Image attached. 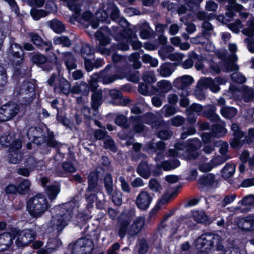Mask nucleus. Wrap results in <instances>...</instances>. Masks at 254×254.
Wrapping results in <instances>:
<instances>
[{"mask_svg": "<svg viewBox=\"0 0 254 254\" xmlns=\"http://www.w3.org/2000/svg\"><path fill=\"white\" fill-rule=\"evenodd\" d=\"M195 245L198 250L205 254L212 247H216L213 250L212 254H246L243 248L235 247L232 244L227 248H224L220 236L217 234H204L201 235L196 240Z\"/></svg>", "mask_w": 254, "mask_h": 254, "instance_id": "f257e3e1", "label": "nucleus"}, {"mask_svg": "<svg viewBox=\"0 0 254 254\" xmlns=\"http://www.w3.org/2000/svg\"><path fill=\"white\" fill-rule=\"evenodd\" d=\"M72 204V202H70L57 206L54 208L56 214L53 215L48 223V232H54L57 236L68 225L69 222L73 220L75 217L73 212L76 210L75 208L74 210L73 208L69 209Z\"/></svg>", "mask_w": 254, "mask_h": 254, "instance_id": "f03ea898", "label": "nucleus"}, {"mask_svg": "<svg viewBox=\"0 0 254 254\" xmlns=\"http://www.w3.org/2000/svg\"><path fill=\"white\" fill-rule=\"evenodd\" d=\"M132 214L127 215L123 213L119 220V235L122 239L127 234L130 236L137 235L143 228L145 222L144 217L140 216L136 217L131 225H129L132 219Z\"/></svg>", "mask_w": 254, "mask_h": 254, "instance_id": "7ed1b4c3", "label": "nucleus"}, {"mask_svg": "<svg viewBox=\"0 0 254 254\" xmlns=\"http://www.w3.org/2000/svg\"><path fill=\"white\" fill-rule=\"evenodd\" d=\"M199 144L197 139L189 140L185 144L178 143L175 145V149H171L169 150L168 155L183 157L189 160L195 159L198 156L196 148L199 147Z\"/></svg>", "mask_w": 254, "mask_h": 254, "instance_id": "20e7f679", "label": "nucleus"}, {"mask_svg": "<svg viewBox=\"0 0 254 254\" xmlns=\"http://www.w3.org/2000/svg\"><path fill=\"white\" fill-rule=\"evenodd\" d=\"M26 207L29 214L31 216L38 218L50 207V205L45 196L39 194L29 200Z\"/></svg>", "mask_w": 254, "mask_h": 254, "instance_id": "39448f33", "label": "nucleus"}, {"mask_svg": "<svg viewBox=\"0 0 254 254\" xmlns=\"http://www.w3.org/2000/svg\"><path fill=\"white\" fill-rule=\"evenodd\" d=\"M227 80L225 78L220 77H216L214 79L210 77H203L200 79L197 83V89L195 90V94L199 100L204 99L205 95L200 94V90L209 88L214 93L218 92L220 88V85L225 84Z\"/></svg>", "mask_w": 254, "mask_h": 254, "instance_id": "423d86ee", "label": "nucleus"}, {"mask_svg": "<svg viewBox=\"0 0 254 254\" xmlns=\"http://www.w3.org/2000/svg\"><path fill=\"white\" fill-rule=\"evenodd\" d=\"M124 78L133 82H138L139 80V72L136 71L133 74H132L131 70L128 67L120 68L118 70V73L115 76L106 75L103 77L102 81L104 84H107L117 79Z\"/></svg>", "mask_w": 254, "mask_h": 254, "instance_id": "0eeeda50", "label": "nucleus"}, {"mask_svg": "<svg viewBox=\"0 0 254 254\" xmlns=\"http://www.w3.org/2000/svg\"><path fill=\"white\" fill-rule=\"evenodd\" d=\"M122 40L125 43H120L118 45V49L122 51H127L129 49L128 43L131 44L132 47L134 50L140 49L142 44L140 42L137 40L136 35L130 29H125L121 34Z\"/></svg>", "mask_w": 254, "mask_h": 254, "instance_id": "6e6552de", "label": "nucleus"}, {"mask_svg": "<svg viewBox=\"0 0 254 254\" xmlns=\"http://www.w3.org/2000/svg\"><path fill=\"white\" fill-rule=\"evenodd\" d=\"M110 12L111 18L116 20L119 18V10L117 6L113 3H101L99 9L96 15L97 18L101 21H105L108 18Z\"/></svg>", "mask_w": 254, "mask_h": 254, "instance_id": "1a4fd4ad", "label": "nucleus"}, {"mask_svg": "<svg viewBox=\"0 0 254 254\" xmlns=\"http://www.w3.org/2000/svg\"><path fill=\"white\" fill-rule=\"evenodd\" d=\"M68 249L71 251L70 254H91L93 249V243L90 240L81 238L75 243L69 244Z\"/></svg>", "mask_w": 254, "mask_h": 254, "instance_id": "9d476101", "label": "nucleus"}, {"mask_svg": "<svg viewBox=\"0 0 254 254\" xmlns=\"http://www.w3.org/2000/svg\"><path fill=\"white\" fill-rule=\"evenodd\" d=\"M102 74H94L91 77L89 81V86L92 92H93L92 96V107L94 110H96L101 105L102 101V91L98 89V78H102Z\"/></svg>", "mask_w": 254, "mask_h": 254, "instance_id": "9b49d317", "label": "nucleus"}, {"mask_svg": "<svg viewBox=\"0 0 254 254\" xmlns=\"http://www.w3.org/2000/svg\"><path fill=\"white\" fill-rule=\"evenodd\" d=\"M13 238H15V244L18 247L28 245L35 238V233L30 230L19 231L16 229L11 230Z\"/></svg>", "mask_w": 254, "mask_h": 254, "instance_id": "f8f14e48", "label": "nucleus"}, {"mask_svg": "<svg viewBox=\"0 0 254 254\" xmlns=\"http://www.w3.org/2000/svg\"><path fill=\"white\" fill-rule=\"evenodd\" d=\"M18 105L14 102L5 104L0 107V122H6L13 119L19 112Z\"/></svg>", "mask_w": 254, "mask_h": 254, "instance_id": "ddd939ff", "label": "nucleus"}, {"mask_svg": "<svg viewBox=\"0 0 254 254\" xmlns=\"http://www.w3.org/2000/svg\"><path fill=\"white\" fill-rule=\"evenodd\" d=\"M35 86L30 82H24L21 85H17L14 89V93L16 95H22L23 98L28 103L30 102L35 96Z\"/></svg>", "mask_w": 254, "mask_h": 254, "instance_id": "4468645a", "label": "nucleus"}, {"mask_svg": "<svg viewBox=\"0 0 254 254\" xmlns=\"http://www.w3.org/2000/svg\"><path fill=\"white\" fill-rule=\"evenodd\" d=\"M190 109L191 111L195 112L198 115H204L209 118H211L216 122L219 120V116L215 114L216 109L214 106H208L203 107L200 104L194 103L190 106Z\"/></svg>", "mask_w": 254, "mask_h": 254, "instance_id": "2eb2a0df", "label": "nucleus"}, {"mask_svg": "<svg viewBox=\"0 0 254 254\" xmlns=\"http://www.w3.org/2000/svg\"><path fill=\"white\" fill-rule=\"evenodd\" d=\"M225 124L220 121L218 124L212 125V132L210 134L204 132L201 135L202 140L204 143H207L212 141L214 137H221L227 133V130L225 128Z\"/></svg>", "mask_w": 254, "mask_h": 254, "instance_id": "dca6fc26", "label": "nucleus"}, {"mask_svg": "<svg viewBox=\"0 0 254 254\" xmlns=\"http://www.w3.org/2000/svg\"><path fill=\"white\" fill-rule=\"evenodd\" d=\"M104 32L98 31L96 33V37L99 41L100 45L98 46V51L102 55L109 56L112 54V51L109 49H105L103 46L109 44L110 43V39L106 35V30H103Z\"/></svg>", "mask_w": 254, "mask_h": 254, "instance_id": "f3484780", "label": "nucleus"}, {"mask_svg": "<svg viewBox=\"0 0 254 254\" xmlns=\"http://www.w3.org/2000/svg\"><path fill=\"white\" fill-rule=\"evenodd\" d=\"M27 136L29 140L37 144L45 141V135L41 128L32 127L27 131Z\"/></svg>", "mask_w": 254, "mask_h": 254, "instance_id": "a211bd4d", "label": "nucleus"}, {"mask_svg": "<svg viewBox=\"0 0 254 254\" xmlns=\"http://www.w3.org/2000/svg\"><path fill=\"white\" fill-rule=\"evenodd\" d=\"M152 200V197L149 193L142 190L137 195L135 204L139 209L146 210L149 207Z\"/></svg>", "mask_w": 254, "mask_h": 254, "instance_id": "6ab92c4d", "label": "nucleus"}, {"mask_svg": "<svg viewBox=\"0 0 254 254\" xmlns=\"http://www.w3.org/2000/svg\"><path fill=\"white\" fill-rule=\"evenodd\" d=\"M71 92L73 94H79L85 96L84 99L82 97L77 98V102L78 103H81L82 100L83 102H85L87 101L86 96L89 92V87L85 82H77L71 89Z\"/></svg>", "mask_w": 254, "mask_h": 254, "instance_id": "aec40b11", "label": "nucleus"}, {"mask_svg": "<svg viewBox=\"0 0 254 254\" xmlns=\"http://www.w3.org/2000/svg\"><path fill=\"white\" fill-rule=\"evenodd\" d=\"M161 154L158 153L155 160L156 163L157 167L161 168L164 171H169L178 167L180 165V162L178 160L174 159L170 161H160Z\"/></svg>", "mask_w": 254, "mask_h": 254, "instance_id": "412c9836", "label": "nucleus"}, {"mask_svg": "<svg viewBox=\"0 0 254 254\" xmlns=\"http://www.w3.org/2000/svg\"><path fill=\"white\" fill-rule=\"evenodd\" d=\"M21 146V141L17 140L16 141L15 147L12 149H9V154L7 158L9 163L17 164L20 162L22 158V154L20 151V149Z\"/></svg>", "mask_w": 254, "mask_h": 254, "instance_id": "4be33fe9", "label": "nucleus"}, {"mask_svg": "<svg viewBox=\"0 0 254 254\" xmlns=\"http://www.w3.org/2000/svg\"><path fill=\"white\" fill-rule=\"evenodd\" d=\"M236 223L239 228L243 230L254 229V215L238 218Z\"/></svg>", "mask_w": 254, "mask_h": 254, "instance_id": "5701e85b", "label": "nucleus"}, {"mask_svg": "<svg viewBox=\"0 0 254 254\" xmlns=\"http://www.w3.org/2000/svg\"><path fill=\"white\" fill-rule=\"evenodd\" d=\"M29 36L33 43L37 46L47 52L51 50L52 48V43L51 41H43L41 37L37 34L30 33Z\"/></svg>", "mask_w": 254, "mask_h": 254, "instance_id": "b1692460", "label": "nucleus"}, {"mask_svg": "<svg viewBox=\"0 0 254 254\" xmlns=\"http://www.w3.org/2000/svg\"><path fill=\"white\" fill-rule=\"evenodd\" d=\"M135 120L136 124L134 127V130L140 132L144 129V126L140 124V122H144L147 124H152L154 120V116L151 114H148L142 117H137Z\"/></svg>", "mask_w": 254, "mask_h": 254, "instance_id": "393cba45", "label": "nucleus"}, {"mask_svg": "<svg viewBox=\"0 0 254 254\" xmlns=\"http://www.w3.org/2000/svg\"><path fill=\"white\" fill-rule=\"evenodd\" d=\"M62 244V242L59 239L55 238L49 239L46 246V249H41L38 251V254H46L51 253L56 249Z\"/></svg>", "mask_w": 254, "mask_h": 254, "instance_id": "a878e982", "label": "nucleus"}, {"mask_svg": "<svg viewBox=\"0 0 254 254\" xmlns=\"http://www.w3.org/2000/svg\"><path fill=\"white\" fill-rule=\"evenodd\" d=\"M21 141L17 137L16 138L14 135L13 134H6L2 135L0 137V143L1 145L5 147H10L9 149H12L15 147L16 141Z\"/></svg>", "mask_w": 254, "mask_h": 254, "instance_id": "bb28decb", "label": "nucleus"}, {"mask_svg": "<svg viewBox=\"0 0 254 254\" xmlns=\"http://www.w3.org/2000/svg\"><path fill=\"white\" fill-rule=\"evenodd\" d=\"M193 82V78L188 75H184L181 77L177 78L174 81V85L178 88H187Z\"/></svg>", "mask_w": 254, "mask_h": 254, "instance_id": "cd10ccee", "label": "nucleus"}, {"mask_svg": "<svg viewBox=\"0 0 254 254\" xmlns=\"http://www.w3.org/2000/svg\"><path fill=\"white\" fill-rule=\"evenodd\" d=\"M13 237L12 233H4L0 235V251L7 250L12 244Z\"/></svg>", "mask_w": 254, "mask_h": 254, "instance_id": "c85d7f7f", "label": "nucleus"}, {"mask_svg": "<svg viewBox=\"0 0 254 254\" xmlns=\"http://www.w3.org/2000/svg\"><path fill=\"white\" fill-rule=\"evenodd\" d=\"M70 85L68 81L64 78H60L58 79V84L55 85V91L57 92H62L64 94H67L71 92Z\"/></svg>", "mask_w": 254, "mask_h": 254, "instance_id": "c756f323", "label": "nucleus"}, {"mask_svg": "<svg viewBox=\"0 0 254 254\" xmlns=\"http://www.w3.org/2000/svg\"><path fill=\"white\" fill-rule=\"evenodd\" d=\"M10 53L15 58L17 59L16 62L17 64H20L23 61V52L21 47L18 44H12L10 47Z\"/></svg>", "mask_w": 254, "mask_h": 254, "instance_id": "7c9ffc66", "label": "nucleus"}, {"mask_svg": "<svg viewBox=\"0 0 254 254\" xmlns=\"http://www.w3.org/2000/svg\"><path fill=\"white\" fill-rule=\"evenodd\" d=\"M63 56V60L64 64L70 73V71L75 69L76 67L75 63V59L74 56L69 52H64L62 53Z\"/></svg>", "mask_w": 254, "mask_h": 254, "instance_id": "2f4dec72", "label": "nucleus"}, {"mask_svg": "<svg viewBox=\"0 0 254 254\" xmlns=\"http://www.w3.org/2000/svg\"><path fill=\"white\" fill-rule=\"evenodd\" d=\"M198 182L200 184L206 186L216 187L217 184L214 175L212 174H208L203 176L199 179Z\"/></svg>", "mask_w": 254, "mask_h": 254, "instance_id": "473e14b6", "label": "nucleus"}, {"mask_svg": "<svg viewBox=\"0 0 254 254\" xmlns=\"http://www.w3.org/2000/svg\"><path fill=\"white\" fill-rule=\"evenodd\" d=\"M137 172L139 175L146 179L150 177L151 174L150 167L145 161H142L139 164Z\"/></svg>", "mask_w": 254, "mask_h": 254, "instance_id": "72a5a7b5", "label": "nucleus"}, {"mask_svg": "<svg viewBox=\"0 0 254 254\" xmlns=\"http://www.w3.org/2000/svg\"><path fill=\"white\" fill-rule=\"evenodd\" d=\"M50 27L57 34L63 33L65 31L64 24L58 19H54L48 22Z\"/></svg>", "mask_w": 254, "mask_h": 254, "instance_id": "f704fd0d", "label": "nucleus"}, {"mask_svg": "<svg viewBox=\"0 0 254 254\" xmlns=\"http://www.w3.org/2000/svg\"><path fill=\"white\" fill-rule=\"evenodd\" d=\"M165 148V144L162 141H158L157 143H148L144 147L143 150L149 152H155L157 149L163 150Z\"/></svg>", "mask_w": 254, "mask_h": 254, "instance_id": "c9c22d12", "label": "nucleus"}, {"mask_svg": "<svg viewBox=\"0 0 254 254\" xmlns=\"http://www.w3.org/2000/svg\"><path fill=\"white\" fill-rule=\"evenodd\" d=\"M237 110L234 107L223 106L220 110L221 115L227 119H231L234 117L237 114Z\"/></svg>", "mask_w": 254, "mask_h": 254, "instance_id": "e433bc0d", "label": "nucleus"}, {"mask_svg": "<svg viewBox=\"0 0 254 254\" xmlns=\"http://www.w3.org/2000/svg\"><path fill=\"white\" fill-rule=\"evenodd\" d=\"M157 86L158 89L163 93L162 97H164V94L168 92L172 88L171 83L166 80H162L159 81L157 83Z\"/></svg>", "mask_w": 254, "mask_h": 254, "instance_id": "4c0bfd02", "label": "nucleus"}, {"mask_svg": "<svg viewBox=\"0 0 254 254\" xmlns=\"http://www.w3.org/2000/svg\"><path fill=\"white\" fill-rule=\"evenodd\" d=\"M60 192V188L58 185L49 186L46 190V193L51 200L56 198Z\"/></svg>", "mask_w": 254, "mask_h": 254, "instance_id": "58836bf2", "label": "nucleus"}, {"mask_svg": "<svg viewBox=\"0 0 254 254\" xmlns=\"http://www.w3.org/2000/svg\"><path fill=\"white\" fill-rule=\"evenodd\" d=\"M31 187V182L27 179L23 180L17 187L18 193L19 194H25L27 193Z\"/></svg>", "mask_w": 254, "mask_h": 254, "instance_id": "ea45409f", "label": "nucleus"}, {"mask_svg": "<svg viewBox=\"0 0 254 254\" xmlns=\"http://www.w3.org/2000/svg\"><path fill=\"white\" fill-rule=\"evenodd\" d=\"M55 45H62L63 47H69L71 44V41L66 36H55L53 38Z\"/></svg>", "mask_w": 254, "mask_h": 254, "instance_id": "a19ab883", "label": "nucleus"}, {"mask_svg": "<svg viewBox=\"0 0 254 254\" xmlns=\"http://www.w3.org/2000/svg\"><path fill=\"white\" fill-rule=\"evenodd\" d=\"M157 70L160 75L164 77L170 76L173 72V71L171 69V64L168 63L162 64Z\"/></svg>", "mask_w": 254, "mask_h": 254, "instance_id": "79ce46f5", "label": "nucleus"}, {"mask_svg": "<svg viewBox=\"0 0 254 254\" xmlns=\"http://www.w3.org/2000/svg\"><path fill=\"white\" fill-rule=\"evenodd\" d=\"M230 4L229 10L226 13V15L229 17H233L234 16L233 12L231 11L230 9H233L235 11H240L244 8L243 6L241 5L236 3L235 0H228Z\"/></svg>", "mask_w": 254, "mask_h": 254, "instance_id": "37998d69", "label": "nucleus"}, {"mask_svg": "<svg viewBox=\"0 0 254 254\" xmlns=\"http://www.w3.org/2000/svg\"><path fill=\"white\" fill-rule=\"evenodd\" d=\"M98 175L96 172H91L88 176V190H93L97 187Z\"/></svg>", "mask_w": 254, "mask_h": 254, "instance_id": "c03bdc74", "label": "nucleus"}, {"mask_svg": "<svg viewBox=\"0 0 254 254\" xmlns=\"http://www.w3.org/2000/svg\"><path fill=\"white\" fill-rule=\"evenodd\" d=\"M235 166L234 164H226L222 170V175L224 178H228L235 173Z\"/></svg>", "mask_w": 254, "mask_h": 254, "instance_id": "a18cd8bd", "label": "nucleus"}, {"mask_svg": "<svg viewBox=\"0 0 254 254\" xmlns=\"http://www.w3.org/2000/svg\"><path fill=\"white\" fill-rule=\"evenodd\" d=\"M104 186L109 195H111L113 191V179L111 175L106 174L104 178Z\"/></svg>", "mask_w": 254, "mask_h": 254, "instance_id": "49530a36", "label": "nucleus"}, {"mask_svg": "<svg viewBox=\"0 0 254 254\" xmlns=\"http://www.w3.org/2000/svg\"><path fill=\"white\" fill-rule=\"evenodd\" d=\"M242 32L243 34L249 36L254 35V17L248 20L247 27Z\"/></svg>", "mask_w": 254, "mask_h": 254, "instance_id": "de8ad7c7", "label": "nucleus"}, {"mask_svg": "<svg viewBox=\"0 0 254 254\" xmlns=\"http://www.w3.org/2000/svg\"><path fill=\"white\" fill-rule=\"evenodd\" d=\"M205 158H204L203 160L201 161L198 165V169L199 171L202 172H209L214 168L212 160H210L209 162H205Z\"/></svg>", "mask_w": 254, "mask_h": 254, "instance_id": "09e8293b", "label": "nucleus"}, {"mask_svg": "<svg viewBox=\"0 0 254 254\" xmlns=\"http://www.w3.org/2000/svg\"><path fill=\"white\" fill-rule=\"evenodd\" d=\"M152 88L153 86L151 85L148 86L145 83H141L139 85L138 91L143 95L151 96L154 93Z\"/></svg>", "mask_w": 254, "mask_h": 254, "instance_id": "8fccbe9b", "label": "nucleus"}, {"mask_svg": "<svg viewBox=\"0 0 254 254\" xmlns=\"http://www.w3.org/2000/svg\"><path fill=\"white\" fill-rule=\"evenodd\" d=\"M191 216L193 220L198 223L203 222L207 219L206 215L202 210L192 211Z\"/></svg>", "mask_w": 254, "mask_h": 254, "instance_id": "3c124183", "label": "nucleus"}, {"mask_svg": "<svg viewBox=\"0 0 254 254\" xmlns=\"http://www.w3.org/2000/svg\"><path fill=\"white\" fill-rule=\"evenodd\" d=\"M140 58V55L137 52H135L131 54L129 57V60L133 63V66L134 68L138 69L141 66V63L139 61Z\"/></svg>", "mask_w": 254, "mask_h": 254, "instance_id": "603ef678", "label": "nucleus"}, {"mask_svg": "<svg viewBox=\"0 0 254 254\" xmlns=\"http://www.w3.org/2000/svg\"><path fill=\"white\" fill-rule=\"evenodd\" d=\"M242 205L246 206V210H249L250 206L254 204V196L253 195H248L246 196L244 198L239 202Z\"/></svg>", "mask_w": 254, "mask_h": 254, "instance_id": "864d4df0", "label": "nucleus"}, {"mask_svg": "<svg viewBox=\"0 0 254 254\" xmlns=\"http://www.w3.org/2000/svg\"><path fill=\"white\" fill-rule=\"evenodd\" d=\"M161 112L165 117H169L175 114L177 110L174 107L171 105H166L161 109Z\"/></svg>", "mask_w": 254, "mask_h": 254, "instance_id": "5fc2aeb1", "label": "nucleus"}, {"mask_svg": "<svg viewBox=\"0 0 254 254\" xmlns=\"http://www.w3.org/2000/svg\"><path fill=\"white\" fill-rule=\"evenodd\" d=\"M142 60L143 63L149 64L152 67H157L158 65V60L148 54L143 55L142 57Z\"/></svg>", "mask_w": 254, "mask_h": 254, "instance_id": "6e6d98bb", "label": "nucleus"}, {"mask_svg": "<svg viewBox=\"0 0 254 254\" xmlns=\"http://www.w3.org/2000/svg\"><path fill=\"white\" fill-rule=\"evenodd\" d=\"M30 13L33 18L36 20L48 15V13L46 10L42 9L37 10L34 8L31 9Z\"/></svg>", "mask_w": 254, "mask_h": 254, "instance_id": "4d7b16f0", "label": "nucleus"}, {"mask_svg": "<svg viewBox=\"0 0 254 254\" xmlns=\"http://www.w3.org/2000/svg\"><path fill=\"white\" fill-rule=\"evenodd\" d=\"M202 34L204 36L207 38V36L210 35L213 32V27L210 23L208 21H204L202 24Z\"/></svg>", "mask_w": 254, "mask_h": 254, "instance_id": "13d9d810", "label": "nucleus"}, {"mask_svg": "<svg viewBox=\"0 0 254 254\" xmlns=\"http://www.w3.org/2000/svg\"><path fill=\"white\" fill-rule=\"evenodd\" d=\"M111 195H112V199L115 204L117 205L122 204V192L120 191L116 190L113 191Z\"/></svg>", "mask_w": 254, "mask_h": 254, "instance_id": "bf43d9fd", "label": "nucleus"}, {"mask_svg": "<svg viewBox=\"0 0 254 254\" xmlns=\"http://www.w3.org/2000/svg\"><path fill=\"white\" fill-rule=\"evenodd\" d=\"M143 80L149 83H154L156 81V78L153 71H146L143 74Z\"/></svg>", "mask_w": 254, "mask_h": 254, "instance_id": "052dcab7", "label": "nucleus"}, {"mask_svg": "<svg viewBox=\"0 0 254 254\" xmlns=\"http://www.w3.org/2000/svg\"><path fill=\"white\" fill-rule=\"evenodd\" d=\"M237 57L234 54H232L230 57V62L227 67V71H230L232 70H237L238 69V66L234 63L235 61H237Z\"/></svg>", "mask_w": 254, "mask_h": 254, "instance_id": "680f3d73", "label": "nucleus"}, {"mask_svg": "<svg viewBox=\"0 0 254 254\" xmlns=\"http://www.w3.org/2000/svg\"><path fill=\"white\" fill-rule=\"evenodd\" d=\"M228 159L229 157L227 156L218 155L214 157L211 160L214 167H215L218 165L222 164Z\"/></svg>", "mask_w": 254, "mask_h": 254, "instance_id": "e2e57ef3", "label": "nucleus"}, {"mask_svg": "<svg viewBox=\"0 0 254 254\" xmlns=\"http://www.w3.org/2000/svg\"><path fill=\"white\" fill-rule=\"evenodd\" d=\"M231 78L233 81L238 83H243L246 80L245 76L239 72H234L231 75Z\"/></svg>", "mask_w": 254, "mask_h": 254, "instance_id": "0e129e2a", "label": "nucleus"}, {"mask_svg": "<svg viewBox=\"0 0 254 254\" xmlns=\"http://www.w3.org/2000/svg\"><path fill=\"white\" fill-rule=\"evenodd\" d=\"M185 57V55L180 53H174L169 54L167 58L172 61L180 62Z\"/></svg>", "mask_w": 254, "mask_h": 254, "instance_id": "69168bd1", "label": "nucleus"}, {"mask_svg": "<svg viewBox=\"0 0 254 254\" xmlns=\"http://www.w3.org/2000/svg\"><path fill=\"white\" fill-rule=\"evenodd\" d=\"M81 53L82 56L85 59H87V57L88 56L91 55L93 53V51L89 45L85 44L82 47Z\"/></svg>", "mask_w": 254, "mask_h": 254, "instance_id": "338daca9", "label": "nucleus"}, {"mask_svg": "<svg viewBox=\"0 0 254 254\" xmlns=\"http://www.w3.org/2000/svg\"><path fill=\"white\" fill-rule=\"evenodd\" d=\"M228 27L233 32L238 33L240 28H242V24L240 20H237L235 23L228 24Z\"/></svg>", "mask_w": 254, "mask_h": 254, "instance_id": "774afa93", "label": "nucleus"}]
</instances>
